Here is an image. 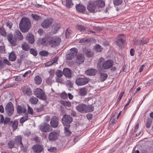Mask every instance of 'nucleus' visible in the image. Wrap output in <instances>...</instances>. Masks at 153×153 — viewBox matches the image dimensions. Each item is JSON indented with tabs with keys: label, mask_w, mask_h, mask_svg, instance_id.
Here are the masks:
<instances>
[{
	"label": "nucleus",
	"mask_w": 153,
	"mask_h": 153,
	"mask_svg": "<svg viewBox=\"0 0 153 153\" xmlns=\"http://www.w3.org/2000/svg\"><path fill=\"white\" fill-rule=\"evenodd\" d=\"M64 132L66 135L69 136L71 135V132L69 130V128L70 127H68L67 126H64Z\"/></svg>",
	"instance_id": "f704fd0d"
},
{
	"label": "nucleus",
	"mask_w": 153,
	"mask_h": 153,
	"mask_svg": "<svg viewBox=\"0 0 153 153\" xmlns=\"http://www.w3.org/2000/svg\"><path fill=\"white\" fill-rule=\"evenodd\" d=\"M97 8H103L105 5V2L102 0H97L95 1Z\"/></svg>",
	"instance_id": "393cba45"
},
{
	"label": "nucleus",
	"mask_w": 153,
	"mask_h": 153,
	"mask_svg": "<svg viewBox=\"0 0 153 153\" xmlns=\"http://www.w3.org/2000/svg\"><path fill=\"white\" fill-rule=\"evenodd\" d=\"M102 48L99 45L97 44L95 46V50L97 52H100L101 51Z\"/></svg>",
	"instance_id": "09e8293b"
},
{
	"label": "nucleus",
	"mask_w": 153,
	"mask_h": 153,
	"mask_svg": "<svg viewBox=\"0 0 153 153\" xmlns=\"http://www.w3.org/2000/svg\"><path fill=\"white\" fill-rule=\"evenodd\" d=\"M39 53L41 56H47L49 54L48 52L44 50L40 51Z\"/></svg>",
	"instance_id": "8fccbe9b"
},
{
	"label": "nucleus",
	"mask_w": 153,
	"mask_h": 153,
	"mask_svg": "<svg viewBox=\"0 0 153 153\" xmlns=\"http://www.w3.org/2000/svg\"><path fill=\"white\" fill-rule=\"evenodd\" d=\"M0 52L2 53H5V47L4 46H0Z\"/></svg>",
	"instance_id": "680f3d73"
},
{
	"label": "nucleus",
	"mask_w": 153,
	"mask_h": 153,
	"mask_svg": "<svg viewBox=\"0 0 153 153\" xmlns=\"http://www.w3.org/2000/svg\"><path fill=\"white\" fill-rule=\"evenodd\" d=\"M5 25L7 27L10 29L12 26L13 24L11 21H8L6 22Z\"/></svg>",
	"instance_id": "052dcab7"
},
{
	"label": "nucleus",
	"mask_w": 153,
	"mask_h": 153,
	"mask_svg": "<svg viewBox=\"0 0 153 153\" xmlns=\"http://www.w3.org/2000/svg\"><path fill=\"white\" fill-rule=\"evenodd\" d=\"M125 40L124 36L123 34L119 35L116 41V45H117L120 48H122L124 47Z\"/></svg>",
	"instance_id": "0eeeda50"
},
{
	"label": "nucleus",
	"mask_w": 153,
	"mask_h": 153,
	"mask_svg": "<svg viewBox=\"0 0 153 153\" xmlns=\"http://www.w3.org/2000/svg\"><path fill=\"white\" fill-rule=\"evenodd\" d=\"M7 38L11 45L15 46L17 45V41L19 39V30H15L13 36L12 33H9L7 36Z\"/></svg>",
	"instance_id": "f03ea898"
},
{
	"label": "nucleus",
	"mask_w": 153,
	"mask_h": 153,
	"mask_svg": "<svg viewBox=\"0 0 153 153\" xmlns=\"http://www.w3.org/2000/svg\"><path fill=\"white\" fill-rule=\"evenodd\" d=\"M60 27V25L59 23H55L52 26V28L53 31V32L55 33H56L57 31L59 28Z\"/></svg>",
	"instance_id": "473e14b6"
},
{
	"label": "nucleus",
	"mask_w": 153,
	"mask_h": 153,
	"mask_svg": "<svg viewBox=\"0 0 153 153\" xmlns=\"http://www.w3.org/2000/svg\"><path fill=\"white\" fill-rule=\"evenodd\" d=\"M61 42L60 38L57 36L51 37L49 40V44L52 45V46L56 47L59 45Z\"/></svg>",
	"instance_id": "9b49d317"
},
{
	"label": "nucleus",
	"mask_w": 153,
	"mask_h": 153,
	"mask_svg": "<svg viewBox=\"0 0 153 153\" xmlns=\"http://www.w3.org/2000/svg\"><path fill=\"white\" fill-rule=\"evenodd\" d=\"M76 8L78 12L81 13H84L86 10L85 7L80 4H76Z\"/></svg>",
	"instance_id": "412c9836"
},
{
	"label": "nucleus",
	"mask_w": 153,
	"mask_h": 153,
	"mask_svg": "<svg viewBox=\"0 0 153 153\" xmlns=\"http://www.w3.org/2000/svg\"><path fill=\"white\" fill-rule=\"evenodd\" d=\"M23 50L25 51H28L30 48L29 45L26 42H24L22 45L21 46Z\"/></svg>",
	"instance_id": "72a5a7b5"
},
{
	"label": "nucleus",
	"mask_w": 153,
	"mask_h": 153,
	"mask_svg": "<svg viewBox=\"0 0 153 153\" xmlns=\"http://www.w3.org/2000/svg\"><path fill=\"white\" fill-rule=\"evenodd\" d=\"M61 104L65 107H70L71 106V103L69 101H62L61 102Z\"/></svg>",
	"instance_id": "4c0bfd02"
},
{
	"label": "nucleus",
	"mask_w": 153,
	"mask_h": 153,
	"mask_svg": "<svg viewBox=\"0 0 153 153\" xmlns=\"http://www.w3.org/2000/svg\"><path fill=\"white\" fill-rule=\"evenodd\" d=\"M76 28L80 31H84L85 29V27L82 25H76Z\"/></svg>",
	"instance_id": "58836bf2"
},
{
	"label": "nucleus",
	"mask_w": 153,
	"mask_h": 153,
	"mask_svg": "<svg viewBox=\"0 0 153 153\" xmlns=\"http://www.w3.org/2000/svg\"><path fill=\"white\" fill-rule=\"evenodd\" d=\"M87 110H86V113L88 112H91L93 111L94 110V107L92 105H87Z\"/></svg>",
	"instance_id": "c03bdc74"
},
{
	"label": "nucleus",
	"mask_w": 153,
	"mask_h": 153,
	"mask_svg": "<svg viewBox=\"0 0 153 153\" xmlns=\"http://www.w3.org/2000/svg\"><path fill=\"white\" fill-rule=\"evenodd\" d=\"M45 66L46 67H49L53 65V64H52L51 61H48V62L45 63Z\"/></svg>",
	"instance_id": "774afa93"
},
{
	"label": "nucleus",
	"mask_w": 153,
	"mask_h": 153,
	"mask_svg": "<svg viewBox=\"0 0 153 153\" xmlns=\"http://www.w3.org/2000/svg\"><path fill=\"white\" fill-rule=\"evenodd\" d=\"M149 41V39L148 38H143L142 39L137 40V42H135L134 44L136 45H143L148 43Z\"/></svg>",
	"instance_id": "b1692460"
},
{
	"label": "nucleus",
	"mask_w": 153,
	"mask_h": 153,
	"mask_svg": "<svg viewBox=\"0 0 153 153\" xmlns=\"http://www.w3.org/2000/svg\"><path fill=\"white\" fill-rule=\"evenodd\" d=\"M89 81V79L87 78H79L76 79V83L78 86H82L87 84Z\"/></svg>",
	"instance_id": "f8f14e48"
},
{
	"label": "nucleus",
	"mask_w": 153,
	"mask_h": 153,
	"mask_svg": "<svg viewBox=\"0 0 153 153\" xmlns=\"http://www.w3.org/2000/svg\"><path fill=\"white\" fill-rule=\"evenodd\" d=\"M18 122L17 121H15L13 122L12 121L9 123V125L12 126L13 131L16 129L18 127Z\"/></svg>",
	"instance_id": "cd10ccee"
},
{
	"label": "nucleus",
	"mask_w": 153,
	"mask_h": 153,
	"mask_svg": "<svg viewBox=\"0 0 153 153\" xmlns=\"http://www.w3.org/2000/svg\"><path fill=\"white\" fill-rule=\"evenodd\" d=\"M26 39L28 42L31 44H33L34 42V36L31 33H29L27 34Z\"/></svg>",
	"instance_id": "5701e85b"
},
{
	"label": "nucleus",
	"mask_w": 153,
	"mask_h": 153,
	"mask_svg": "<svg viewBox=\"0 0 153 153\" xmlns=\"http://www.w3.org/2000/svg\"><path fill=\"white\" fill-rule=\"evenodd\" d=\"M5 111L7 115L9 116H11L13 114L14 108L12 103L10 102L6 105Z\"/></svg>",
	"instance_id": "6e6552de"
},
{
	"label": "nucleus",
	"mask_w": 153,
	"mask_h": 153,
	"mask_svg": "<svg viewBox=\"0 0 153 153\" xmlns=\"http://www.w3.org/2000/svg\"><path fill=\"white\" fill-rule=\"evenodd\" d=\"M27 111L28 113L31 115L33 114V111L32 108L27 105Z\"/></svg>",
	"instance_id": "864d4df0"
},
{
	"label": "nucleus",
	"mask_w": 153,
	"mask_h": 153,
	"mask_svg": "<svg viewBox=\"0 0 153 153\" xmlns=\"http://www.w3.org/2000/svg\"><path fill=\"white\" fill-rule=\"evenodd\" d=\"M108 75L106 73H100V79L102 82L105 80L106 79Z\"/></svg>",
	"instance_id": "c756f323"
},
{
	"label": "nucleus",
	"mask_w": 153,
	"mask_h": 153,
	"mask_svg": "<svg viewBox=\"0 0 153 153\" xmlns=\"http://www.w3.org/2000/svg\"><path fill=\"white\" fill-rule=\"evenodd\" d=\"M29 101L32 104L36 105L38 102L39 100L37 97L32 96L30 98Z\"/></svg>",
	"instance_id": "bb28decb"
},
{
	"label": "nucleus",
	"mask_w": 153,
	"mask_h": 153,
	"mask_svg": "<svg viewBox=\"0 0 153 153\" xmlns=\"http://www.w3.org/2000/svg\"><path fill=\"white\" fill-rule=\"evenodd\" d=\"M123 2V0H113V2L115 6H118L121 5Z\"/></svg>",
	"instance_id": "79ce46f5"
},
{
	"label": "nucleus",
	"mask_w": 153,
	"mask_h": 153,
	"mask_svg": "<svg viewBox=\"0 0 153 153\" xmlns=\"http://www.w3.org/2000/svg\"><path fill=\"white\" fill-rule=\"evenodd\" d=\"M66 5L67 7L69 8L72 7L74 5V4L72 1V0H66Z\"/></svg>",
	"instance_id": "ea45409f"
},
{
	"label": "nucleus",
	"mask_w": 153,
	"mask_h": 153,
	"mask_svg": "<svg viewBox=\"0 0 153 153\" xmlns=\"http://www.w3.org/2000/svg\"><path fill=\"white\" fill-rule=\"evenodd\" d=\"M34 81L35 83L38 85H40L42 82V79L39 76H36L34 78Z\"/></svg>",
	"instance_id": "7c9ffc66"
},
{
	"label": "nucleus",
	"mask_w": 153,
	"mask_h": 153,
	"mask_svg": "<svg viewBox=\"0 0 153 153\" xmlns=\"http://www.w3.org/2000/svg\"><path fill=\"white\" fill-rule=\"evenodd\" d=\"M7 146L8 148L11 149L14 147L15 143L13 140H10L8 142Z\"/></svg>",
	"instance_id": "c9c22d12"
},
{
	"label": "nucleus",
	"mask_w": 153,
	"mask_h": 153,
	"mask_svg": "<svg viewBox=\"0 0 153 153\" xmlns=\"http://www.w3.org/2000/svg\"><path fill=\"white\" fill-rule=\"evenodd\" d=\"M23 94L27 96H30L32 94V91L30 88L27 86H24L22 88Z\"/></svg>",
	"instance_id": "a211bd4d"
},
{
	"label": "nucleus",
	"mask_w": 153,
	"mask_h": 153,
	"mask_svg": "<svg viewBox=\"0 0 153 153\" xmlns=\"http://www.w3.org/2000/svg\"><path fill=\"white\" fill-rule=\"evenodd\" d=\"M97 8L95 2L92 1H89L87 6L88 10L91 12H93Z\"/></svg>",
	"instance_id": "2eb2a0df"
},
{
	"label": "nucleus",
	"mask_w": 153,
	"mask_h": 153,
	"mask_svg": "<svg viewBox=\"0 0 153 153\" xmlns=\"http://www.w3.org/2000/svg\"><path fill=\"white\" fill-rule=\"evenodd\" d=\"M63 74L67 78H70L71 77V71L68 68H64L63 70Z\"/></svg>",
	"instance_id": "4be33fe9"
},
{
	"label": "nucleus",
	"mask_w": 153,
	"mask_h": 153,
	"mask_svg": "<svg viewBox=\"0 0 153 153\" xmlns=\"http://www.w3.org/2000/svg\"><path fill=\"white\" fill-rule=\"evenodd\" d=\"M59 59V57L57 56H56L51 61L52 64H53L54 63H56L58 61Z\"/></svg>",
	"instance_id": "e2e57ef3"
},
{
	"label": "nucleus",
	"mask_w": 153,
	"mask_h": 153,
	"mask_svg": "<svg viewBox=\"0 0 153 153\" xmlns=\"http://www.w3.org/2000/svg\"><path fill=\"white\" fill-rule=\"evenodd\" d=\"M73 118L70 115L65 114L62 118V122L64 126L70 127L71 123L73 121Z\"/></svg>",
	"instance_id": "423d86ee"
},
{
	"label": "nucleus",
	"mask_w": 153,
	"mask_h": 153,
	"mask_svg": "<svg viewBox=\"0 0 153 153\" xmlns=\"http://www.w3.org/2000/svg\"><path fill=\"white\" fill-rule=\"evenodd\" d=\"M22 137H20V146L21 147V153H25L26 152V148L24 146L21 141Z\"/></svg>",
	"instance_id": "c85d7f7f"
},
{
	"label": "nucleus",
	"mask_w": 153,
	"mask_h": 153,
	"mask_svg": "<svg viewBox=\"0 0 153 153\" xmlns=\"http://www.w3.org/2000/svg\"><path fill=\"white\" fill-rule=\"evenodd\" d=\"M97 73V70L94 69H88L86 72V74L89 76L95 75Z\"/></svg>",
	"instance_id": "a878e982"
},
{
	"label": "nucleus",
	"mask_w": 153,
	"mask_h": 153,
	"mask_svg": "<svg viewBox=\"0 0 153 153\" xmlns=\"http://www.w3.org/2000/svg\"><path fill=\"white\" fill-rule=\"evenodd\" d=\"M30 52L31 54L34 56H36L37 55L38 53L37 51L33 48H31L30 49Z\"/></svg>",
	"instance_id": "37998d69"
},
{
	"label": "nucleus",
	"mask_w": 153,
	"mask_h": 153,
	"mask_svg": "<svg viewBox=\"0 0 153 153\" xmlns=\"http://www.w3.org/2000/svg\"><path fill=\"white\" fill-rule=\"evenodd\" d=\"M56 75L58 78H60L62 77L63 74V71H61L60 70H57L56 72Z\"/></svg>",
	"instance_id": "de8ad7c7"
},
{
	"label": "nucleus",
	"mask_w": 153,
	"mask_h": 153,
	"mask_svg": "<svg viewBox=\"0 0 153 153\" xmlns=\"http://www.w3.org/2000/svg\"><path fill=\"white\" fill-rule=\"evenodd\" d=\"M16 56L13 52H11L9 55V59L11 61H13L16 59Z\"/></svg>",
	"instance_id": "e433bc0d"
},
{
	"label": "nucleus",
	"mask_w": 153,
	"mask_h": 153,
	"mask_svg": "<svg viewBox=\"0 0 153 153\" xmlns=\"http://www.w3.org/2000/svg\"><path fill=\"white\" fill-rule=\"evenodd\" d=\"M39 128L42 131L45 132H49L52 131L50 126L45 122L42 123L39 126Z\"/></svg>",
	"instance_id": "1a4fd4ad"
},
{
	"label": "nucleus",
	"mask_w": 153,
	"mask_h": 153,
	"mask_svg": "<svg viewBox=\"0 0 153 153\" xmlns=\"http://www.w3.org/2000/svg\"><path fill=\"white\" fill-rule=\"evenodd\" d=\"M34 95L39 99L45 100L47 98L44 91L41 88H37L33 91Z\"/></svg>",
	"instance_id": "20e7f679"
},
{
	"label": "nucleus",
	"mask_w": 153,
	"mask_h": 153,
	"mask_svg": "<svg viewBox=\"0 0 153 153\" xmlns=\"http://www.w3.org/2000/svg\"><path fill=\"white\" fill-rule=\"evenodd\" d=\"M113 62L112 60H108L102 63L101 66L99 63H98L97 67L100 68L99 69V71L102 70L103 69H108L113 66Z\"/></svg>",
	"instance_id": "7ed1b4c3"
},
{
	"label": "nucleus",
	"mask_w": 153,
	"mask_h": 153,
	"mask_svg": "<svg viewBox=\"0 0 153 153\" xmlns=\"http://www.w3.org/2000/svg\"><path fill=\"white\" fill-rule=\"evenodd\" d=\"M52 77H48L46 80V83L48 85H51L52 82Z\"/></svg>",
	"instance_id": "bf43d9fd"
},
{
	"label": "nucleus",
	"mask_w": 153,
	"mask_h": 153,
	"mask_svg": "<svg viewBox=\"0 0 153 153\" xmlns=\"http://www.w3.org/2000/svg\"><path fill=\"white\" fill-rule=\"evenodd\" d=\"M71 33V31L69 30L68 29H67L65 33V35L66 38L68 39L70 36V34Z\"/></svg>",
	"instance_id": "13d9d810"
},
{
	"label": "nucleus",
	"mask_w": 153,
	"mask_h": 153,
	"mask_svg": "<svg viewBox=\"0 0 153 153\" xmlns=\"http://www.w3.org/2000/svg\"><path fill=\"white\" fill-rule=\"evenodd\" d=\"M87 105L81 104L78 105L76 107V110L81 113H86Z\"/></svg>",
	"instance_id": "dca6fc26"
},
{
	"label": "nucleus",
	"mask_w": 153,
	"mask_h": 153,
	"mask_svg": "<svg viewBox=\"0 0 153 153\" xmlns=\"http://www.w3.org/2000/svg\"><path fill=\"white\" fill-rule=\"evenodd\" d=\"M40 138L37 136L34 138V141L36 143H40Z\"/></svg>",
	"instance_id": "338daca9"
},
{
	"label": "nucleus",
	"mask_w": 153,
	"mask_h": 153,
	"mask_svg": "<svg viewBox=\"0 0 153 153\" xmlns=\"http://www.w3.org/2000/svg\"><path fill=\"white\" fill-rule=\"evenodd\" d=\"M28 117V115L27 114H26L20 119V123H23L26 120H27Z\"/></svg>",
	"instance_id": "49530a36"
},
{
	"label": "nucleus",
	"mask_w": 153,
	"mask_h": 153,
	"mask_svg": "<svg viewBox=\"0 0 153 153\" xmlns=\"http://www.w3.org/2000/svg\"><path fill=\"white\" fill-rule=\"evenodd\" d=\"M83 52L88 57H91L93 56L94 53L93 52L91 51L90 49L88 48L85 47L83 48Z\"/></svg>",
	"instance_id": "aec40b11"
},
{
	"label": "nucleus",
	"mask_w": 153,
	"mask_h": 153,
	"mask_svg": "<svg viewBox=\"0 0 153 153\" xmlns=\"http://www.w3.org/2000/svg\"><path fill=\"white\" fill-rule=\"evenodd\" d=\"M37 112H40L44 110V105H40L39 107H36L35 108Z\"/></svg>",
	"instance_id": "a19ab883"
},
{
	"label": "nucleus",
	"mask_w": 153,
	"mask_h": 153,
	"mask_svg": "<svg viewBox=\"0 0 153 153\" xmlns=\"http://www.w3.org/2000/svg\"><path fill=\"white\" fill-rule=\"evenodd\" d=\"M31 26V22L28 18L23 17L20 22V29L23 33L27 32Z\"/></svg>",
	"instance_id": "f257e3e1"
},
{
	"label": "nucleus",
	"mask_w": 153,
	"mask_h": 153,
	"mask_svg": "<svg viewBox=\"0 0 153 153\" xmlns=\"http://www.w3.org/2000/svg\"><path fill=\"white\" fill-rule=\"evenodd\" d=\"M79 92L80 95L84 96L86 95L87 93V89L85 88H83L79 90Z\"/></svg>",
	"instance_id": "2f4dec72"
},
{
	"label": "nucleus",
	"mask_w": 153,
	"mask_h": 153,
	"mask_svg": "<svg viewBox=\"0 0 153 153\" xmlns=\"http://www.w3.org/2000/svg\"><path fill=\"white\" fill-rule=\"evenodd\" d=\"M10 118L7 117H5L3 123L4 125H5L8 123L10 122Z\"/></svg>",
	"instance_id": "4d7b16f0"
},
{
	"label": "nucleus",
	"mask_w": 153,
	"mask_h": 153,
	"mask_svg": "<svg viewBox=\"0 0 153 153\" xmlns=\"http://www.w3.org/2000/svg\"><path fill=\"white\" fill-rule=\"evenodd\" d=\"M33 152L35 153H40L43 151V147L40 145H34L32 147Z\"/></svg>",
	"instance_id": "6ab92c4d"
},
{
	"label": "nucleus",
	"mask_w": 153,
	"mask_h": 153,
	"mask_svg": "<svg viewBox=\"0 0 153 153\" xmlns=\"http://www.w3.org/2000/svg\"><path fill=\"white\" fill-rule=\"evenodd\" d=\"M18 85V84H11L6 85L4 87V89H7L10 87H15L17 86Z\"/></svg>",
	"instance_id": "603ef678"
},
{
	"label": "nucleus",
	"mask_w": 153,
	"mask_h": 153,
	"mask_svg": "<svg viewBox=\"0 0 153 153\" xmlns=\"http://www.w3.org/2000/svg\"><path fill=\"white\" fill-rule=\"evenodd\" d=\"M78 49L74 48L71 49L68 52V54L66 55V59L68 60H70L74 59L77 54Z\"/></svg>",
	"instance_id": "39448f33"
},
{
	"label": "nucleus",
	"mask_w": 153,
	"mask_h": 153,
	"mask_svg": "<svg viewBox=\"0 0 153 153\" xmlns=\"http://www.w3.org/2000/svg\"><path fill=\"white\" fill-rule=\"evenodd\" d=\"M31 17L35 20L38 21L41 19V17L40 16H38L36 14H32Z\"/></svg>",
	"instance_id": "3c124183"
},
{
	"label": "nucleus",
	"mask_w": 153,
	"mask_h": 153,
	"mask_svg": "<svg viewBox=\"0 0 153 153\" xmlns=\"http://www.w3.org/2000/svg\"><path fill=\"white\" fill-rule=\"evenodd\" d=\"M151 123L152 122L151 121H147L146 124V128H149L151 124Z\"/></svg>",
	"instance_id": "69168bd1"
},
{
	"label": "nucleus",
	"mask_w": 153,
	"mask_h": 153,
	"mask_svg": "<svg viewBox=\"0 0 153 153\" xmlns=\"http://www.w3.org/2000/svg\"><path fill=\"white\" fill-rule=\"evenodd\" d=\"M59 136V133L54 131L49 133L48 139L50 141H54L57 139Z\"/></svg>",
	"instance_id": "4468645a"
},
{
	"label": "nucleus",
	"mask_w": 153,
	"mask_h": 153,
	"mask_svg": "<svg viewBox=\"0 0 153 153\" xmlns=\"http://www.w3.org/2000/svg\"><path fill=\"white\" fill-rule=\"evenodd\" d=\"M60 97L63 99H66L67 98V95L65 92H62L60 94Z\"/></svg>",
	"instance_id": "5fc2aeb1"
},
{
	"label": "nucleus",
	"mask_w": 153,
	"mask_h": 153,
	"mask_svg": "<svg viewBox=\"0 0 153 153\" xmlns=\"http://www.w3.org/2000/svg\"><path fill=\"white\" fill-rule=\"evenodd\" d=\"M53 22V20L52 18H47L42 22L41 26L44 28H48L52 25Z\"/></svg>",
	"instance_id": "9d476101"
},
{
	"label": "nucleus",
	"mask_w": 153,
	"mask_h": 153,
	"mask_svg": "<svg viewBox=\"0 0 153 153\" xmlns=\"http://www.w3.org/2000/svg\"><path fill=\"white\" fill-rule=\"evenodd\" d=\"M85 57L82 54H77L76 56V62L79 64H82L85 60Z\"/></svg>",
	"instance_id": "f3484780"
},
{
	"label": "nucleus",
	"mask_w": 153,
	"mask_h": 153,
	"mask_svg": "<svg viewBox=\"0 0 153 153\" xmlns=\"http://www.w3.org/2000/svg\"><path fill=\"white\" fill-rule=\"evenodd\" d=\"M124 91L121 92L120 94V95L119 96V97L117 100V101L115 105H116L117 106L118 105V104L119 102H120V101L122 97H123L124 94Z\"/></svg>",
	"instance_id": "a18cd8bd"
},
{
	"label": "nucleus",
	"mask_w": 153,
	"mask_h": 153,
	"mask_svg": "<svg viewBox=\"0 0 153 153\" xmlns=\"http://www.w3.org/2000/svg\"><path fill=\"white\" fill-rule=\"evenodd\" d=\"M89 42V40L88 39H86L85 38H83L80 40L79 43H82L85 42Z\"/></svg>",
	"instance_id": "0e129e2a"
},
{
	"label": "nucleus",
	"mask_w": 153,
	"mask_h": 153,
	"mask_svg": "<svg viewBox=\"0 0 153 153\" xmlns=\"http://www.w3.org/2000/svg\"><path fill=\"white\" fill-rule=\"evenodd\" d=\"M4 64V68L5 66V65H11L10 62L7 59H4L3 61Z\"/></svg>",
	"instance_id": "6e6d98bb"
},
{
	"label": "nucleus",
	"mask_w": 153,
	"mask_h": 153,
	"mask_svg": "<svg viewBox=\"0 0 153 153\" xmlns=\"http://www.w3.org/2000/svg\"><path fill=\"white\" fill-rule=\"evenodd\" d=\"M59 118L56 116H53L51 118L50 123L51 126L54 128H57L59 124Z\"/></svg>",
	"instance_id": "ddd939ff"
}]
</instances>
